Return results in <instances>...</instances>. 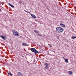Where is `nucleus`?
<instances>
[{"mask_svg": "<svg viewBox=\"0 0 76 76\" xmlns=\"http://www.w3.org/2000/svg\"><path fill=\"white\" fill-rule=\"evenodd\" d=\"M69 74L70 75H72L73 74V72L71 71H69Z\"/></svg>", "mask_w": 76, "mask_h": 76, "instance_id": "nucleus-9", "label": "nucleus"}, {"mask_svg": "<svg viewBox=\"0 0 76 76\" xmlns=\"http://www.w3.org/2000/svg\"><path fill=\"white\" fill-rule=\"evenodd\" d=\"M31 16L32 17V18H37V17H36V16H35V15L34 14H31Z\"/></svg>", "mask_w": 76, "mask_h": 76, "instance_id": "nucleus-7", "label": "nucleus"}, {"mask_svg": "<svg viewBox=\"0 0 76 76\" xmlns=\"http://www.w3.org/2000/svg\"><path fill=\"white\" fill-rule=\"evenodd\" d=\"M63 31H64V29L61 27H57L56 28V32L57 33H61L63 32Z\"/></svg>", "mask_w": 76, "mask_h": 76, "instance_id": "nucleus-1", "label": "nucleus"}, {"mask_svg": "<svg viewBox=\"0 0 76 76\" xmlns=\"http://www.w3.org/2000/svg\"><path fill=\"white\" fill-rule=\"evenodd\" d=\"M1 10V9H0V11Z\"/></svg>", "mask_w": 76, "mask_h": 76, "instance_id": "nucleus-19", "label": "nucleus"}, {"mask_svg": "<svg viewBox=\"0 0 76 76\" xmlns=\"http://www.w3.org/2000/svg\"><path fill=\"white\" fill-rule=\"evenodd\" d=\"M17 74L18 75H19L20 76H22L23 75H22V73L20 72H18L17 73Z\"/></svg>", "mask_w": 76, "mask_h": 76, "instance_id": "nucleus-8", "label": "nucleus"}, {"mask_svg": "<svg viewBox=\"0 0 76 76\" xmlns=\"http://www.w3.org/2000/svg\"><path fill=\"white\" fill-rule=\"evenodd\" d=\"M0 37H1L2 39H4V40L6 39V36H4V35H1L0 36Z\"/></svg>", "mask_w": 76, "mask_h": 76, "instance_id": "nucleus-4", "label": "nucleus"}, {"mask_svg": "<svg viewBox=\"0 0 76 76\" xmlns=\"http://www.w3.org/2000/svg\"><path fill=\"white\" fill-rule=\"evenodd\" d=\"M72 39H75V38H76V37H72Z\"/></svg>", "mask_w": 76, "mask_h": 76, "instance_id": "nucleus-14", "label": "nucleus"}, {"mask_svg": "<svg viewBox=\"0 0 76 76\" xmlns=\"http://www.w3.org/2000/svg\"><path fill=\"white\" fill-rule=\"evenodd\" d=\"M48 45H49V46H50V47H52V46L51 45H50V44H49Z\"/></svg>", "mask_w": 76, "mask_h": 76, "instance_id": "nucleus-15", "label": "nucleus"}, {"mask_svg": "<svg viewBox=\"0 0 76 76\" xmlns=\"http://www.w3.org/2000/svg\"><path fill=\"white\" fill-rule=\"evenodd\" d=\"M45 68L47 69L48 67V64L46 63L45 64Z\"/></svg>", "mask_w": 76, "mask_h": 76, "instance_id": "nucleus-6", "label": "nucleus"}, {"mask_svg": "<svg viewBox=\"0 0 76 76\" xmlns=\"http://www.w3.org/2000/svg\"><path fill=\"white\" fill-rule=\"evenodd\" d=\"M60 25L61 26L63 27V28H65L66 27V25L64 24H63L62 23H60Z\"/></svg>", "mask_w": 76, "mask_h": 76, "instance_id": "nucleus-5", "label": "nucleus"}, {"mask_svg": "<svg viewBox=\"0 0 76 76\" xmlns=\"http://www.w3.org/2000/svg\"><path fill=\"white\" fill-rule=\"evenodd\" d=\"M34 32H36V30H34Z\"/></svg>", "mask_w": 76, "mask_h": 76, "instance_id": "nucleus-17", "label": "nucleus"}, {"mask_svg": "<svg viewBox=\"0 0 76 76\" xmlns=\"http://www.w3.org/2000/svg\"><path fill=\"white\" fill-rule=\"evenodd\" d=\"M8 75H10V76H12V74L11 73H8Z\"/></svg>", "mask_w": 76, "mask_h": 76, "instance_id": "nucleus-13", "label": "nucleus"}, {"mask_svg": "<svg viewBox=\"0 0 76 76\" xmlns=\"http://www.w3.org/2000/svg\"><path fill=\"white\" fill-rule=\"evenodd\" d=\"M22 45H23V46H25V45H26V44L25 43H22Z\"/></svg>", "mask_w": 76, "mask_h": 76, "instance_id": "nucleus-12", "label": "nucleus"}, {"mask_svg": "<svg viewBox=\"0 0 76 76\" xmlns=\"http://www.w3.org/2000/svg\"><path fill=\"white\" fill-rule=\"evenodd\" d=\"M19 3H20V4H21V3H22V1H19Z\"/></svg>", "mask_w": 76, "mask_h": 76, "instance_id": "nucleus-16", "label": "nucleus"}, {"mask_svg": "<svg viewBox=\"0 0 76 76\" xmlns=\"http://www.w3.org/2000/svg\"><path fill=\"white\" fill-rule=\"evenodd\" d=\"M12 33L13 34V35H14V36H16V37H18V36H19V33L16 31L13 30Z\"/></svg>", "mask_w": 76, "mask_h": 76, "instance_id": "nucleus-2", "label": "nucleus"}, {"mask_svg": "<svg viewBox=\"0 0 76 76\" xmlns=\"http://www.w3.org/2000/svg\"><path fill=\"white\" fill-rule=\"evenodd\" d=\"M39 36H41V34H39Z\"/></svg>", "mask_w": 76, "mask_h": 76, "instance_id": "nucleus-18", "label": "nucleus"}, {"mask_svg": "<svg viewBox=\"0 0 76 76\" xmlns=\"http://www.w3.org/2000/svg\"><path fill=\"white\" fill-rule=\"evenodd\" d=\"M31 51L32 52L34 53L35 54H37V53H38V52L34 48H31Z\"/></svg>", "mask_w": 76, "mask_h": 76, "instance_id": "nucleus-3", "label": "nucleus"}, {"mask_svg": "<svg viewBox=\"0 0 76 76\" xmlns=\"http://www.w3.org/2000/svg\"><path fill=\"white\" fill-rule=\"evenodd\" d=\"M26 12H27V11H26Z\"/></svg>", "mask_w": 76, "mask_h": 76, "instance_id": "nucleus-20", "label": "nucleus"}, {"mask_svg": "<svg viewBox=\"0 0 76 76\" xmlns=\"http://www.w3.org/2000/svg\"><path fill=\"white\" fill-rule=\"evenodd\" d=\"M64 60H65V62H66V63H68V61H69V60H68V59H64Z\"/></svg>", "mask_w": 76, "mask_h": 76, "instance_id": "nucleus-11", "label": "nucleus"}, {"mask_svg": "<svg viewBox=\"0 0 76 76\" xmlns=\"http://www.w3.org/2000/svg\"><path fill=\"white\" fill-rule=\"evenodd\" d=\"M8 4L9 5V6H11V7H12V8H13L14 7V6L12 5V4L9 3V4Z\"/></svg>", "mask_w": 76, "mask_h": 76, "instance_id": "nucleus-10", "label": "nucleus"}]
</instances>
